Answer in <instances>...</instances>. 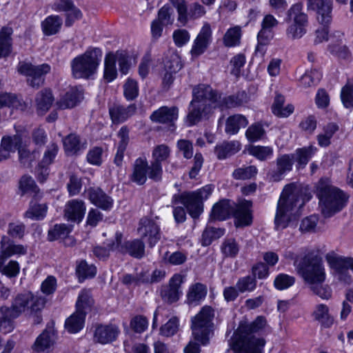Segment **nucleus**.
<instances>
[{"label": "nucleus", "mask_w": 353, "mask_h": 353, "mask_svg": "<svg viewBox=\"0 0 353 353\" xmlns=\"http://www.w3.org/2000/svg\"><path fill=\"white\" fill-rule=\"evenodd\" d=\"M46 303L44 298L28 292L17 294L10 307H0V331L9 332L13 329L12 321L22 313H37L41 311Z\"/></svg>", "instance_id": "obj_1"}, {"label": "nucleus", "mask_w": 353, "mask_h": 353, "mask_svg": "<svg viewBox=\"0 0 353 353\" xmlns=\"http://www.w3.org/2000/svg\"><path fill=\"white\" fill-rule=\"evenodd\" d=\"M305 201L303 198V189L295 183L286 185L278 201L274 218L275 228H286L292 220L294 212L297 207H301Z\"/></svg>", "instance_id": "obj_2"}, {"label": "nucleus", "mask_w": 353, "mask_h": 353, "mask_svg": "<svg viewBox=\"0 0 353 353\" xmlns=\"http://www.w3.org/2000/svg\"><path fill=\"white\" fill-rule=\"evenodd\" d=\"M319 208L325 218L331 217L341 211L346 205L348 196L332 185L328 179H321L316 187Z\"/></svg>", "instance_id": "obj_3"}, {"label": "nucleus", "mask_w": 353, "mask_h": 353, "mask_svg": "<svg viewBox=\"0 0 353 353\" xmlns=\"http://www.w3.org/2000/svg\"><path fill=\"white\" fill-rule=\"evenodd\" d=\"M252 203L250 201L245 200L239 205L234 204L232 206L229 201L222 200L213 206L210 220L223 221L232 214L236 228L248 226L252 222Z\"/></svg>", "instance_id": "obj_4"}, {"label": "nucleus", "mask_w": 353, "mask_h": 353, "mask_svg": "<svg viewBox=\"0 0 353 353\" xmlns=\"http://www.w3.org/2000/svg\"><path fill=\"white\" fill-rule=\"evenodd\" d=\"M265 324V319L258 316L252 323L241 325L238 330L240 332L239 339L232 345V350L235 353H262V349L265 343V340L256 338L251 334L260 330Z\"/></svg>", "instance_id": "obj_5"}, {"label": "nucleus", "mask_w": 353, "mask_h": 353, "mask_svg": "<svg viewBox=\"0 0 353 353\" xmlns=\"http://www.w3.org/2000/svg\"><path fill=\"white\" fill-rule=\"evenodd\" d=\"M294 265L298 274L310 285L323 283L325 272L322 259L314 252H308L300 260L294 261Z\"/></svg>", "instance_id": "obj_6"}, {"label": "nucleus", "mask_w": 353, "mask_h": 353, "mask_svg": "<svg viewBox=\"0 0 353 353\" xmlns=\"http://www.w3.org/2000/svg\"><path fill=\"white\" fill-rule=\"evenodd\" d=\"M101 56V49L94 48L75 57L71 62L72 76L76 79H89L97 72Z\"/></svg>", "instance_id": "obj_7"}, {"label": "nucleus", "mask_w": 353, "mask_h": 353, "mask_svg": "<svg viewBox=\"0 0 353 353\" xmlns=\"http://www.w3.org/2000/svg\"><path fill=\"white\" fill-rule=\"evenodd\" d=\"M212 192V187L205 185L194 192H185L181 194H174L172 197V203L183 204L189 214L193 219H197L203 210V200L207 199Z\"/></svg>", "instance_id": "obj_8"}, {"label": "nucleus", "mask_w": 353, "mask_h": 353, "mask_svg": "<svg viewBox=\"0 0 353 353\" xmlns=\"http://www.w3.org/2000/svg\"><path fill=\"white\" fill-rule=\"evenodd\" d=\"M214 316V310L210 306L205 305L192 319V335L194 339L202 345L208 344L210 336L212 334V321Z\"/></svg>", "instance_id": "obj_9"}, {"label": "nucleus", "mask_w": 353, "mask_h": 353, "mask_svg": "<svg viewBox=\"0 0 353 353\" xmlns=\"http://www.w3.org/2000/svg\"><path fill=\"white\" fill-rule=\"evenodd\" d=\"M51 67L48 63L32 65L30 63H20L18 71L26 77L27 84L34 88L39 89L45 83V77L50 72Z\"/></svg>", "instance_id": "obj_10"}, {"label": "nucleus", "mask_w": 353, "mask_h": 353, "mask_svg": "<svg viewBox=\"0 0 353 353\" xmlns=\"http://www.w3.org/2000/svg\"><path fill=\"white\" fill-rule=\"evenodd\" d=\"M325 259L338 279L345 283L351 282L348 270L353 272V258L340 256L334 252L327 253Z\"/></svg>", "instance_id": "obj_11"}, {"label": "nucleus", "mask_w": 353, "mask_h": 353, "mask_svg": "<svg viewBox=\"0 0 353 353\" xmlns=\"http://www.w3.org/2000/svg\"><path fill=\"white\" fill-rule=\"evenodd\" d=\"M192 101L199 103H210L212 110L221 105V94L213 90L210 85L200 84L194 88Z\"/></svg>", "instance_id": "obj_12"}, {"label": "nucleus", "mask_w": 353, "mask_h": 353, "mask_svg": "<svg viewBox=\"0 0 353 353\" xmlns=\"http://www.w3.org/2000/svg\"><path fill=\"white\" fill-rule=\"evenodd\" d=\"M169 1L177 10L179 21L196 20L205 13L204 8L199 3H193L188 10L185 0Z\"/></svg>", "instance_id": "obj_13"}, {"label": "nucleus", "mask_w": 353, "mask_h": 353, "mask_svg": "<svg viewBox=\"0 0 353 353\" xmlns=\"http://www.w3.org/2000/svg\"><path fill=\"white\" fill-rule=\"evenodd\" d=\"M122 235L116 234L117 248L118 252L123 254H129L135 259H141L145 255V245L140 239L127 241L122 243Z\"/></svg>", "instance_id": "obj_14"}, {"label": "nucleus", "mask_w": 353, "mask_h": 353, "mask_svg": "<svg viewBox=\"0 0 353 353\" xmlns=\"http://www.w3.org/2000/svg\"><path fill=\"white\" fill-rule=\"evenodd\" d=\"M138 230L143 239H147L146 241L151 248L154 246L161 239L159 225L148 218L141 219Z\"/></svg>", "instance_id": "obj_15"}, {"label": "nucleus", "mask_w": 353, "mask_h": 353, "mask_svg": "<svg viewBox=\"0 0 353 353\" xmlns=\"http://www.w3.org/2000/svg\"><path fill=\"white\" fill-rule=\"evenodd\" d=\"M212 106L210 103H199L191 101L189 106V112L186 117V123L189 126L199 123L203 118L208 116L212 112Z\"/></svg>", "instance_id": "obj_16"}, {"label": "nucleus", "mask_w": 353, "mask_h": 353, "mask_svg": "<svg viewBox=\"0 0 353 353\" xmlns=\"http://www.w3.org/2000/svg\"><path fill=\"white\" fill-rule=\"evenodd\" d=\"M294 154H282L276 159V168L268 174L270 180L274 182L281 181L285 172L292 170L294 164Z\"/></svg>", "instance_id": "obj_17"}, {"label": "nucleus", "mask_w": 353, "mask_h": 353, "mask_svg": "<svg viewBox=\"0 0 353 353\" xmlns=\"http://www.w3.org/2000/svg\"><path fill=\"white\" fill-rule=\"evenodd\" d=\"M182 283L183 277L181 275H174L170 279L169 285L161 288V296L163 300L169 303L177 301L180 296L179 288Z\"/></svg>", "instance_id": "obj_18"}, {"label": "nucleus", "mask_w": 353, "mask_h": 353, "mask_svg": "<svg viewBox=\"0 0 353 353\" xmlns=\"http://www.w3.org/2000/svg\"><path fill=\"white\" fill-rule=\"evenodd\" d=\"M211 28L205 24L194 41L190 53L193 58H197L204 53L211 41Z\"/></svg>", "instance_id": "obj_19"}, {"label": "nucleus", "mask_w": 353, "mask_h": 353, "mask_svg": "<svg viewBox=\"0 0 353 353\" xmlns=\"http://www.w3.org/2000/svg\"><path fill=\"white\" fill-rule=\"evenodd\" d=\"M119 334V330L114 325H98L94 332V340L101 344L115 341Z\"/></svg>", "instance_id": "obj_20"}, {"label": "nucleus", "mask_w": 353, "mask_h": 353, "mask_svg": "<svg viewBox=\"0 0 353 353\" xmlns=\"http://www.w3.org/2000/svg\"><path fill=\"white\" fill-rule=\"evenodd\" d=\"M85 212V205L81 200L72 199L69 201L65 206L64 216L71 221L81 222Z\"/></svg>", "instance_id": "obj_21"}, {"label": "nucleus", "mask_w": 353, "mask_h": 353, "mask_svg": "<svg viewBox=\"0 0 353 353\" xmlns=\"http://www.w3.org/2000/svg\"><path fill=\"white\" fill-rule=\"evenodd\" d=\"M148 171V163L145 157L137 159L132 165V171L130 174V180L141 185L147 181Z\"/></svg>", "instance_id": "obj_22"}, {"label": "nucleus", "mask_w": 353, "mask_h": 353, "mask_svg": "<svg viewBox=\"0 0 353 353\" xmlns=\"http://www.w3.org/2000/svg\"><path fill=\"white\" fill-rule=\"evenodd\" d=\"M89 199L94 205L103 210H109L112 207V199L99 188H90L88 190Z\"/></svg>", "instance_id": "obj_23"}, {"label": "nucleus", "mask_w": 353, "mask_h": 353, "mask_svg": "<svg viewBox=\"0 0 353 353\" xmlns=\"http://www.w3.org/2000/svg\"><path fill=\"white\" fill-rule=\"evenodd\" d=\"M54 98L50 88H43L38 92L35 96L34 102L37 112L39 114H44L51 108Z\"/></svg>", "instance_id": "obj_24"}, {"label": "nucleus", "mask_w": 353, "mask_h": 353, "mask_svg": "<svg viewBox=\"0 0 353 353\" xmlns=\"http://www.w3.org/2000/svg\"><path fill=\"white\" fill-rule=\"evenodd\" d=\"M137 110L135 104H130L127 107L119 104H114L109 109V112L112 122L119 123L125 121L132 117Z\"/></svg>", "instance_id": "obj_25"}, {"label": "nucleus", "mask_w": 353, "mask_h": 353, "mask_svg": "<svg viewBox=\"0 0 353 353\" xmlns=\"http://www.w3.org/2000/svg\"><path fill=\"white\" fill-rule=\"evenodd\" d=\"M178 117V108L176 107L168 108L163 106L154 111L150 116L152 121L161 123H170L176 120Z\"/></svg>", "instance_id": "obj_26"}, {"label": "nucleus", "mask_w": 353, "mask_h": 353, "mask_svg": "<svg viewBox=\"0 0 353 353\" xmlns=\"http://www.w3.org/2000/svg\"><path fill=\"white\" fill-rule=\"evenodd\" d=\"M83 98L81 91L72 88L63 95L57 102L59 109L72 108L77 105Z\"/></svg>", "instance_id": "obj_27"}, {"label": "nucleus", "mask_w": 353, "mask_h": 353, "mask_svg": "<svg viewBox=\"0 0 353 353\" xmlns=\"http://www.w3.org/2000/svg\"><path fill=\"white\" fill-rule=\"evenodd\" d=\"M241 144L237 141H225L215 147L214 152L219 159H226L239 152Z\"/></svg>", "instance_id": "obj_28"}, {"label": "nucleus", "mask_w": 353, "mask_h": 353, "mask_svg": "<svg viewBox=\"0 0 353 353\" xmlns=\"http://www.w3.org/2000/svg\"><path fill=\"white\" fill-rule=\"evenodd\" d=\"M248 124V119L242 114L230 116L225 122V131L228 134H236L240 128H245Z\"/></svg>", "instance_id": "obj_29"}, {"label": "nucleus", "mask_w": 353, "mask_h": 353, "mask_svg": "<svg viewBox=\"0 0 353 353\" xmlns=\"http://www.w3.org/2000/svg\"><path fill=\"white\" fill-rule=\"evenodd\" d=\"M54 331L45 330L36 339L32 349L37 352L49 349L54 343Z\"/></svg>", "instance_id": "obj_30"}, {"label": "nucleus", "mask_w": 353, "mask_h": 353, "mask_svg": "<svg viewBox=\"0 0 353 353\" xmlns=\"http://www.w3.org/2000/svg\"><path fill=\"white\" fill-rule=\"evenodd\" d=\"M86 312H76L68 318L65 323V329L70 333H77L83 327Z\"/></svg>", "instance_id": "obj_31"}, {"label": "nucleus", "mask_w": 353, "mask_h": 353, "mask_svg": "<svg viewBox=\"0 0 353 353\" xmlns=\"http://www.w3.org/2000/svg\"><path fill=\"white\" fill-rule=\"evenodd\" d=\"M63 147L68 154H76L81 149H83L84 143H82L80 137L74 133L67 135L63 139Z\"/></svg>", "instance_id": "obj_32"}, {"label": "nucleus", "mask_w": 353, "mask_h": 353, "mask_svg": "<svg viewBox=\"0 0 353 353\" xmlns=\"http://www.w3.org/2000/svg\"><path fill=\"white\" fill-rule=\"evenodd\" d=\"M207 294L205 285L196 283L191 285L187 294V302L190 305H197Z\"/></svg>", "instance_id": "obj_33"}, {"label": "nucleus", "mask_w": 353, "mask_h": 353, "mask_svg": "<svg viewBox=\"0 0 353 353\" xmlns=\"http://www.w3.org/2000/svg\"><path fill=\"white\" fill-rule=\"evenodd\" d=\"M12 29L8 26H4L0 31V57L9 55L12 50Z\"/></svg>", "instance_id": "obj_34"}, {"label": "nucleus", "mask_w": 353, "mask_h": 353, "mask_svg": "<svg viewBox=\"0 0 353 353\" xmlns=\"http://www.w3.org/2000/svg\"><path fill=\"white\" fill-rule=\"evenodd\" d=\"M284 102V97L281 94H276L272 106V112L277 117H287L294 111V106L291 104H288L283 108Z\"/></svg>", "instance_id": "obj_35"}, {"label": "nucleus", "mask_w": 353, "mask_h": 353, "mask_svg": "<svg viewBox=\"0 0 353 353\" xmlns=\"http://www.w3.org/2000/svg\"><path fill=\"white\" fill-rule=\"evenodd\" d=\"M248 101V96L245 92H239L236 94L230 95L223 99L221 98V104L218 107H225L228 108H236L243 105Z\"/></svg>", "instance_id": "obj_36"}, {"label": "nucleus", "mask_w": 353, "mask_h": 353, "mask_svg": "<svg viewBox=\"0 0 353 353\" xmlns=\"http://www.w3.org/2000/svg\"><path fill=\"white\" fill-rule=\"evenodd\" d=\"M104 65L103 77L108 82H111L117 77L114 52H110L105 55Z\"/></svg>", "instance_id": "obj_37"}, {"label": "nucleus", "mask_w": 353, "mask_h": 353, "mask_svg": "<svg viewBox=\"0 0 353 353\" xmlns=\"http://www.w3.org/2000/svg\"><path fill=\"white\" fill-rule=\"evenodd\" d=\"M316 148L312 145L299 148L294 154L297 162L298 168H304L312 158L316 151Z\"/></svg>", "instance_id": "obj_38"}, {"label": "nucleus", "mask_w": 353, "mask_h": 353, "mask_svg": "<svg viewBox=\"0 0 353 353\" xmlns=\"http://www.w3.org/2000/svg\"><path fill=\"white\" fill-rule=\"evenodd\" d=\"M19 188L23 192L33 194V197L38 199L41 197L40 190L37 186L34 179L28 175H23L19 181Z\"/></svg>", "instance_id": "obj_39"}, {"label": "nucleus", "mask_w": 353, "mask_h": 353, "mask_svg": "<svg viewBox=\"0 0 353 353\" xmlns=\"http://www.w3.org/2000/svg\"><path fill=\"white\" fill-rule=\"evenodd\" d=\"M313 315L314 319L325 327H330L334 323V319L330 315L329 309L325 305H319Z\"/></svg>", "instance_id": "obj_40"}, {"label": "nucleus", "mask_w": 353, "mask_h": 353, "mask_svg": "<svg viewBox=\"0 0 353 353\" xmlns=\"http://www.w3.org/2000/svg\"><path fill=\"white\" fill-rule=\"evenodd\" d=\"M164 70L165 71H171L176 73L182 68L181 57L174 52H168L164 59Z\"/></svg>", "instance_id": "obj_41"}, {"label": "nucleus", "mask_w": 353, "mask_h": 353, "mask_svg": "<svg viewBox=\"0 0 353 353\" xmlns=\"http://www.w3.org/2000/svg\"><path fill=\"white\" fill-rule=\"evenodd\" d=\"M224 234V230L213 227H207L203 232L201 242L202 245H210L212 242Z\"/></svg>", "instance_id": "obj_42"}, {"label": "nucleus", "mask_w": 353, "mask_h": 353, "mask_svg": "<svg viewBox=\"0 0 353 353\" xmlns=\"http://www.w3.org/2000/svg\"><path fill=\"white\" fill-rule=\"evenodd\" d=\"M317 10L318 20L321 22H329L331 20L332 1L331 0H323L318 6L312 7Z\"/></svg>", "instance_id": "obj_43"}, {"label": "nucleus", "mask_w": 353, "mask_h": 353, "mask_svg": "<svg viewBox=\"0 0 353 353\" xmlns=\"http://www.w3.org/2000/svg\"><path fill=\"white\" fill-rule=\"evenodd\" d=\"M46 204H37L33 201L30 202L29 209L25 213V217L35 220L42 219L47 212Z\"/></svg>", "instance_id": "obj_44"}, {"label": "nucleus", "mask_w": 353, "mask_h": 353, "mask_svg": "<svg viewBox=\"0 0 353 353\" xmlns=\"http://www.w3.org/2000/svg\"><path fill=\"white\" fill-rule=\"evenodd\" d=\"M11 107L15 109H23V105L15 94L4 93L0 94V109Z\"/></svg>", "instance_id": "obj_45"}, {"label": "nucleus", "mask_w": 353, "mask_h": 353, "mask_svg": "<svg viewBox=\"0 0 353 353\" xmlns=\"http://www.w3.org/2000/svg\"><path fill=\"white\" fill-rule=\"evenodd\" d=\"M77 274L80 281L88 278H92L97 272L96 267L93 265H88L85 261H81L77 266Z\"/></svg>", "instance_id": "obj_46"}, {"label": "nucleus", "mask_w": 353, "mask_h": 353, "mask_svg": "<svg viewBox=\"0 0 353 353\" xmlns=\"http://www.w3.org/2000/svg\"><path fill=\"white\" fill-rule=\"evenodd\" d=\"M256 287V281L252 276H245L240 278L236 283V288L239 293L252 292Z\"/></svg>", "instance_id": "obj_47"}, {"label": "nucleus", "mask_w": 353, "mask_h": 353, "mask_svg": "<svg viewBox=\"0 0 353 353\" xmlns=\"http://www.w3.org/2000/svg\"><path fill=\"white\" fill-rule=\"evenodd\" d=\"M114 54L115 63H119V71L123 74H126L131 67V62L129 54L127 52L118 50Z\"/></svg>", "instance_id": "obj_48"}, {"label": "nucleus", "mask_w": 353, "mask_h": 353, "mask_svg": "<svg viewBox=\"0 0 353 353\" xmlns=\"http://www.w3.org/2000/svg\"><path fill=\"white\" fill-rule=\"evenodd\" d=\"M257 172V168L254 165L239 168L234 170L232 176L236 180H247L254 177Z\"/></svg>", "instance_id": "obj_49"}, {"label": "nucleus", "mask_w": 353, "mask_h": 353, "mask_svg": "<svg viewBox=\"0 0 353 353\" xmlns=\"http://www.w3.org/2000/svg\"><path fill=\"white\" fill-rule=\"evenodd\" d=\"M21 137L19 135H14L13 137H3L1 145L9 152H14L17 150L19 151V149H21Z\"/></svg>", "instance_id": "obj_50"}, {"label": "nucleus", "mask_w": 353, "mask_h": 353, "mask_svg": "<svg viewBox=\"0 0 353 353\" xmlns=\"http://www.w3.org/2000/svg\"><path fill=\"white\" fill-rule=\"evenodd\" d=\"M241 30L239 26L229 29L224 36V43L226 46L232 47L240 43Z\"/></svg>", "instance_id": "obj_51"}, {"label": "nucleus", "mask_w": 353, "mask_h": 353, "mask_svg": "<svg viewBox=\"0 0 353 353\" xmlns=\"http://www.w3.org/2000/svg\"><path fill=\"white\" fill-rule=\"evenodd\" d=\"M70 232L71 228L65 224L55 225L52 229L48 231V239L52 241L63 239L68 236Z\"/></svg>", "instance_id": "obj_52"}, {"label": "nucleus", "mask_w": 353, "mask_h": 353, "mask_svg": "<svg viewBox=\"0 0 353 353\" xmlns=\"http://www.w3.org/2000/svg\"><path fill=\"white\" fill-rule=\"evenodd\" d=\"M251 155L260 161H265L273 154V150L268 146L253 145L249 149Z\"/></svg>", "instance_id": "obj_53"}, {"label": "nucleus", "mask_w": 353, "mask_h": 353, "mask_svg": "<svg viewBox=\"0 0 353 353\" xmlns=\"http://www.w3.org/2000/svg\"><path fill=\"white\" fill-rule=\"evenodd\" d=\"M265 131L260 123L252 124L246 130L245 136L249 141L254 142L263 137Z\"/></svg>", "instance_id": "obj_54"}, {"label": "nucleus", "mask_w": 353, "mask_h": 353, "mask_svg": "<svg viewBox=\"0 0 353 353\" xmlns=\"http://www.w3.org/2000/svg\"><path fill=\"white\" fill-rule=\"evenodd\" d=\"M93 300L88 290H83L81 292L76 303V309L79 312H86L92 305Z\"/></svg>", "instance_id": "obj_55"}, {"label": "nucleus", "mask_w": 353, "mask_h": 353, "mask_svg": "<svg viewBox=\"0 0 353 353\" xmlns=\"http://www.w3.org/2000/svg\"><path fill=\"white\" fill-rule=\"evenodd\" d=\"M123 93L127 100L135 99L139 95L137 82L132 79H128L123 85Z\"/></svg>", "instance_id": "obj_56"}, {"label": "nucleus", "mask_w": 353, "mask_h": 353, "mask_svg": "<svg viewBox=\"0 0 353 353\" xmlns=\"http://www.w3.org/2000/svg\"><path fill=\"white\" fill-rule=\"evenodd\" d=\"M302 8L300 3L293 5L288 11V20L293 22H307V17L302 12Z\"/></svg>", "instance_id": "obj_57"}, {"label": "nucleus", "mask_w": 353, "mask_h": 353, "mask_svg": "<svg viewBox=\"0 0 353 353\" xmlns=\"http://www.w3.org/2000/svg\"><path fill=\"white\" fill-rule=\"evenodd\" d=\"M221 251L227 257H235L239 251V248L234 239H228L223 242Z\"/></svg>", "instance_id": "obj_58"}, {"label": "nucleus", "mask_w": 353, "mask_h": 353, "mask_svg": "<svg viewBox=\"0 0 353 353\" xmlns=\"http://www.w3.org/2000/svg\"><path fill=\"white\" fill-rule=\"evenodd\" d=\"M321 72L316 69H312L307 72L301 77V83L305 86H311L317 84L321 79Z\"/></svg>", "instance_id": "obj_59"}, {"label": "nucleus", "mask_w": 353, "mask_h": 353, "mask_svg": "<svg viewBox=\"0 0 353 353\" xmlns=\"http://www.w3.org/2000/svg\"><path fill=\"white\" fill-rule=\"evenodd\" d=\"M19 159L23 167H30L32 163L37 158L39 153L36 151L30 152L29 150L21 148L19 149Z\"/></svg>", "instance_id": "obj_60"}, {"label": "nucleus", "mask_w": 353, "mask_h": 353, "mask_svg": "<svg viewBox=\"0 0 353 353\" xmlns=\"http://www.w3.org/2000/svg\"><path fill=\"white\" fill-rule=\"evenodd\" d=\"M294 282L295 278L294 276L280 274L275 278L274 284L276 289L282 290L291 287Z\"/></svg>", "instance_id": "obj_61"}, {"label": "nucleus", "mask_w": 353, "mask_h": 353, "mask_svg": "<svg viewBox=\"0 0 353 353\" xmlns=\"http://www.w3.org/2000/svg\"><path fill=\"white\" fill-rule=\"evenodd\" d=\"M276 23H263L261 30L258 34L257 40L262 43H269L274 37L272 31Z\"/></svg>", "instance_id": "obj_62"}, {"label": "nucleus", "mask_w": 353, "mask_h": 353, "mask_svg": "<svg viewBox=\"0 0 353 353\" xmlns=\"http://www.w3.org/2000/svg\"><path fill=\"white\" fill-rule=\"evenodd\" d=\"M341 101L345 108H353V83H347L341 90Z\"/></svg>", "instance_id": "obj_63"}, {"label": "nucleus", "mask_w": 353, "mask_h": 353, "mask_svg": "<svg viewBox=\"0 0 353 353\" xmlns=\"http://www.w3.org/2000/svg\"><path fill=\"white\" fill-rule=\"evenodd\" d=\"M148 321L146 317L137 315L130 321V327L137 333L143 332L148 327Z\"/></svg>", "instance_id": "obj_64"}]
</instances>
